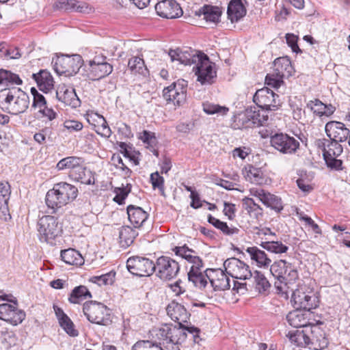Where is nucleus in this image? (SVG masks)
Instances as JSON below:
<instances>
[{"mask_svg": "<svg viewBox=\"0 0 350 350\" xmlns=\"http://www.w3.org/2000/svg\"><path fill=\"white\" fill-rule=\"evenodd\" d=\"M179 271L178 262L168 256H160L154 264L156 275L162 280L167 281L175 278Z\"/></svg>", "mask_w": 350, "mask_h": 350, "instance_id": "9", "label": "nucleus"}, {"mask_svg": "<svg viewBox=\"0 0 350 350\" xmlns=\"http://www.w3.org/2000/svg\"><path fill=\"white\" fill-rule=\"evenodd\" d=\"M221 12L219 8L215 6L204 5L198 10L196 11V15L198 16H204V19L207 22L217 23L219 21Z\"/></svg>", "mask_w": 350, "mask_h": 350, "instance_id": "30", "label": "nucleus"}, {"mask_svg": "<svg viewBox=\"0 0 350 350\" xmlns=\"http://www.w3.org/2000/svg\"><path fill=\"white\" fill-rule=\"evenodd\" d=\"M56 96L59 101L72 108L79 107L81 103L75 89L68 88L65 85L58 88L56 92Z\"/></svg>", "mask_w": 350, "mask_h": 350, "instance_id": "23", "label": "nucleus"}, {"mask_svg": "<svg viewBox=\"0 0 350 350\" xmlns=\"http://www.w3.org/2000/svg\"><path fill=\"white\" fill-rule=\"evenodd\" d=\"M270 272L280 283L295 280L298 278L297 271L284 260L274 262L270 267Z\"/></svg>", "mask_w": 350, "mask_h": 350, "instance_id": "15", "label": "nucleus"}, {"mask_svg": "<svg viewBox=\"0 0 350 350\" xmlns=\"http://www.w3.org/2000/svg\"><path fill=\"white\" fill-rule=\"evenodd\" d=\"M31 93L33 95V108L38 109L47 105L44 96L39 93L35 88H31Z\"/></svg>", "mask_w": 350, "mask_h": 350, "instance_id": "52", "label": "nucleus"}, {"mask_svg": "<svg viewBox=\"0 0 350 350\" xmlns=\"http://www.w3.org/2000/svg\"><path fill=\"white\" fill-rule=\"evenodd\" d=\"M245 177L247 180L256 185H262L265 180L262 171L252 165L245 167Z\"/></svg>", "mask_w": 350, "mask_h": 350, "instance_id": "40", "label": "nucleus"}, {"mask_svg": "<svg viewBox=\"0 0 350 350\" xmlns=\"http://www.w3.org/2000/svg\"><path fill=\"white\" fill-rule=\"evenodd\" d=\"M254 114L253 109H247L239 113L235 119L236 125L239 129L252 128V119Z\"/></svg>", "mask_w": 350, "mask_h": 350, "instance_id": "44", "label": "nucleus"}, {"mask_svg": "<svg viewBox=\"0 0 350 350\" xmlns=\"http://www.w3.org/2000/svg\"><path fill=\"white\" fill-rule=\"evenodd\" d=\"M25 312L21 310H18L17 308V306L14 305L12 312H10L9 318H8L7 322L13 325H17L23 322L25 318Z\"/></svg>", "mask_w": 350, "mask_h": 350, "instance_id": "51", "label": "nucleus"}, {"mask_svg": "<svg viewBox=\"0 0 350 350\" xmlns=\"http://www.w3.org/2000/svg\"><path fill=\"white\" fill-rule=\"evenodd\" d=\"M187 81L179 79L163 90V96L168 102L180 106L186 101Z\"/></svg>", "mask_w": 350, "mask_h": 350, "instance_id": "12", "label": "nucleus"}, {"mask_svg": "<svg viewBox=\"0 0 350 350\" xmlns=\"http://www.w3.org/2000/svg\"><path fill=\"white\" fill-rule=\"evenodd\" d=\"M82 158L70 156L62 159L56 165L58 171L66 170L68 177L74 181L85 185H94L92 172L84 166Z\"/></svg>", "mask_w": 350, "mask_h": 350, "instance_id": "3", "label": "nucleus"}, {"mask_svg": "<svg viewBox=\"0 0 350 350\" xmlns=\"http://www.w3.org/2000/svg\"><path fill=\"white\" fill-rule=\"evenodd\" d=\"M203 110L208 115L217 114L218 116H224L227 114L229 109L224 106L206 102L203 103Z\"/></svg>", "mask_w": 350, "mask_h": 350, "instance_id": "48", "label": "nucleus"}, {"mask_svg": "<svg viewBox=\"0 0 350 350\" xmlns=\"http://www.w3.org/2000/svg\"><path fill=\"white\" fill-rule=\"evenodd\" d=\"M243 208L247 211L251 217L258 219L262 216V208L252 198H245L243 200Z\"/></svg>", "mask_w": 350, "mask_h": 350, "instance_id": "42", "label": "nucleus"}, {"mask_svg": "<svg viewBox=\"0 0 350 350\" xmlns=\"http://www.w3.org/2000/svg\"><path fill=\"white\" fill-rule=\"evenodd\" d=\"M188 280L190 282L199 289H204L208 284L209 281V273L208 269L204 272L188 273Z\"/></svg>", "mask_w": 350, "mask_h": 350, "instance_id": "39", "label": "nucleus"}, {"mask_svg": "<svg viewBox=\"0 0 350 350\" xmlns=\"http://www.w3.org/2000/svg\"><path fill=\"white\" fill-rule=\"evenodd\" d=\"M215 228L221 230L223 234L228 236L237 234L239 232V229L233 226L230 227L226 222L221 221L218 223Z\"/></svg>", "mask_w": 350, "mask_h": 350, "instance_id": "60", "label": "nucleus"}, {"mask_svg": "<svg viewBox=\"0 0 350 350\" xmlns=\"http://www.w3.org/2000/svg\"><path fill=\"white\" fill-rule=\"evenodd\" d=\"M40 90L46 93L53 88V78L46 70H40L38 73L32 75Z\"/></svg>", "mask_w": 350, "mask_h": 350, "instance_id": "26", "label": "nucleus"}, {"mask_svg": "<svg viewBox=\"0 0 350 350\" xmlns=\"http://www.w3.org/2000/svg\"><path fill=\"white\" fill-rule=\"evenodd\" d=\"M288 336L291 343L297 347H304L314 343V338H311L303 330L289 332Z\"/></svg>", "mask_w": 350, "mask_h": 350, "instance_id": "37", "label": "nucleus"}, {"mask_svg": "<svg viewBox=\"0 0 350 350\" xmlns=\"http://www.w3.org/2000/svg\"><path fill=\"white\" fill-rule=\"evenodd\" d=\"M55 8L65 12H86L88 7L85 3L77 0H58L55 3Z\"/></svg>", "mask_w": 350, "mask_h": 350, "instance_id": "27", "label": "nucleus"}, {"mask_svg": "<svg viewBox=\"0 0 350 350\" xmlns=\"http://www.w3.org/2000/svg\"><path fill=\"white\" fill-rule=\"evenodd\" d=\"M90 72L98 79L103 78L113 71V66L107 62H98L97 59H92L89 62Z\"/></svg>", "mask_w": 350, "mask_h": 350, "instance_id": "29", "label": "nucleus"}, {"mask_svg": "<svg viewBox=\"0 0 350 350\" xmlns=\"http://www.w3.org/2000/svg\"><path fill=\"white\" fill-rule=\"evenodd\" d=\"M193 70L198 76V81L202 85H211L217 77L215 64L211 62L208 57L204 54L200 59L193 67Z\"/></svg>", "mask_w": 350, "mask_h": 350, "instance_id": "10", "label": "nucleus"}, {"mask_svg": "<svg viewBox=\"0 0 350 350\" xmlns=\"http://www.w3.org/2000/svg\"><path fill=\"white\" fill-rule=\"evenodd\" d=\"M166 311L170 319L178 323L179 326H176L177 328L183 329L187 336L186 332L192 334L194 338L198 337L200 332L198 328L194 326H186L184 325L185 323H187L190 317V314L187 311L184 306L175 301H172L167 305Z\"/></svg>", "mask_w": 350, "mask_h": 350, "instance_id": "7", "label": "nucleus"}, {"mask_svg": "<svg viewBox=\"0 0 350 350\" xmlns=\"http://www.w3.org/2000/svg\"><path fill=\"white\" fill-rule=\"evenodd\" d=\"M260 246L268 252L274 254H283L288 250V247L279 241L269 240L263 241L260 243Z\"/></svg>", "mask_w": 350, "mask_h": 350, "instance_id": "43", "label": "nucleus"}, {"mask_svg": "<svg viewBox=\"0 0 350 350\" xmlns=\"http://www.w3.org/2000/svg\"><path fill=\"white\" fill-rule=\"evenodd\" d=\"M255 288L259 293L267 291L270 288V284L265 276L260 271H255L252 273Z\"/></svg>", "mask_w": 350, "mask_h": 350, "instance_id": "47", "label": "nucleus"}, {"mask_svg": "<svg viewBox=\"0 0 350 350\" xmlns=\"http://www.w3.org/2000/svg\"><path fill=\"white\" fill-rule=\"evenodd\" d=\"M253 100L258 107L265 111H275L281 105L279 96L267 87L257 90Z\"/></svg>", "mask_w": 350, "mask_h": 350, "instance_id": "13", "label": "nucleus"}, {"mask_svg": "<svg viewBox=\"0 0 350 350\" xmlns=\"http://www.w3.org/2000/svg\"><path fill=\"white\" fill-rule=\"evenodd\" d=\"M306 314L302 310L296 308L287 314L286 320L294 327H306L309 324V319Z\"/></svg>", "mask_w": 350, "mask_h": 350, "instance_id": "32", "label": "nucleus"}, {"mask_svg": "<svg viewBox=\"0 0 350 350\" xmlns=\"http://www.w3.org/2000/svg\"><path fill=\"white\" fill-rule=\"evenodd\" d=\"M30 103L28 94L21 88H5L0 90V109L11 115L24 113Z\"/></svg>", "mask_w": 350, "mask_h": 350, "instance_id": "1", "label": "nucleus"}, {"mask_svg": "<svg viewBox=\"0 0 350 350\" xmlns=\"http://www.w3.org/2000/svg\"><path fill=\"white\" fill-rule=\"evenodd\" d=\"M274 67L276 72L281 77L291 76L293 72V68L290 59L287 57H281L275 59Z\"/></svg>", "mask_w": 350, "mask_h": 350, "instance_id": "35", "label": "nucleus"}, {"mask_svg": "<svg viewBox=\"0 0 350 350\" xmlns=\"http://www.w3.org/2000/svg\"><path fill=\"white\" fill-rule=\"evenodd\" d=\"M254 114H252V127H258L263 126L267 124L268 121V115L260 113V111L253 109Z\"/></svg>", "mask_w": 350, "mask_h": 350, "instance_id": "55", "label": "nucleus"}, {"mask_svg": "<svg viewBox=\"0 0 350 350\" xmlns=\"http://www.w3.org/2000/svg\"><path fill=\"white\" fill-rule=\"evenodd\" d=\"M138 236L136 230L129 226H122L119 230V243L122 248H127Z\"/></svg>", "mask_w": 350, "mask_h": 350, "instance_id": "31", "label": "nucleus"}, {"mask_svg": "<svg viewBox=\"0 0 350 350\" xmlns=\"http://www.w3.org/2000/svg\"><path fill=\"white\" fill-rule=\"evenodd\" d=\"M115 275V272L110 271L100 275L92 276L90 278V281L99 286L112 284L114 282Z\"/></svg>", "mask_w": 350, "mask_h": 350, "instance_id": "49", "label": "nucleus"}, {"mask_svg": "<svg viewBox=\"0 0 350 350\" xmlns=\"http://www.w3.org/2000/svg\"><path fill=\"white\" fill-rule=\"evenodd\" d=\"M131 187L129 184H127L126 187L116 188L115 192L116 195L114 197L113 200L118 204H122L124 203V200L131 192Z\"/></svg>", "mask_w": 350, "mask_h": 350, "instance_id": "54", "label": "nucleus"}, {"mask_svg": "<svg viewBox=\"0 0 350 350\" xmlns=\"http://www.w3.org/2000/svg\"><path fill=\"white\" fill-rule=\"evenodd\" d=\"M291 301L297 309L309 312L318 306L317 297L312 293H306L302 289H296L293 291Z\"/></svg>", "mask_w": 350, "mask_h": 350, "instance_id": "18", "label": "nucleus"}, {"mask_svg": "<svg viewBox=\"0 0 350 350\" xmlns=\"http://www.w3.org/2000/svg\"><path fill=\"white\" fill-rule=\"evenodd\" d=\"M172 250L176 256H180L192 264L188 273H192V271L195 273L202 272V260L199 256H196V252L194 250L189 248L186 245L176 246Z\"/></svg>", "mask_w": 350, "mask_h": 350, "instance_id": "21", "label": "nucleus"}, {"mask_svg": "<svg viewBox=\"0 0 350 350\" xmlns=\"http://www.w3.org/2000/svg\"><path fill=\"white\" fill-rule=\"evenodd\" d=\"M150 182L153 189L157 188L162 193L164 192V178L160 176L158 172L150 174Z\"/></svg>", "mask_w": 350, "mask_h": 350, "instance_id": "58", "label": "nucleus"}, {"mask_svg": "<svg viewBox=\"0 0 350 350\" xmlns=\"http://www.w3.org/2000/svg\"><path fill=\"white\" fill-rule=\"evenodd\" d=\"M64 126L69 132L79 131L83 127L81 122L72 120H66Z\"/></svg>", "mask_w": 350, "mask_h": 350, "instance_id": "62", "label": "nucleus"}, {"mask_svg": "<svg viewBox=\"0 0 350 350\" xmlns=\"http://www.w3.org/2000/svg\"><path fill=\"white\" fill-rule=\"evenodd\" d=\"M83 64L80 55H62L57 57L54 64V68L59 75L72 76L77 74Z\"/></svg>", "mask_w": 350, "mask_h": 350, "instance_id": "8", "label": "nucleus"}, {"mask_svg": "<svg viewBox=\"0 0 350 350\" xmlns=\"http://www.w3.org/2000/svg\"><path fill=\"white\" fill-rule=\"evenodd\" d=\"M247 10L242 0H231L228 4L227 14L232 23L237 22L244 17Z\"/></svg>", "mask_w": 350, "mask_h": 350, "instance_id": "28", "label": "nucleus"}, {"mask_svg": "<svg viewBox=\"0 0 350 350\" xmlns=\"http://www.w3.org/2000/svg\"><path fill=\"white\" fill-rule=\"evenodd\" d=\"M112 160L115 162L116 167L120 168L125 176L129 177L131 176L132 173L131 170L124 163L122 159L120 156L113 157Z\"/></svg>", "mask_w": 350, "mask_h": 350, "instance_id": "63", "label": "nucleus"}, {"mask_svg": "<svg viewBox=\"0 0 350 350\" xmlns=\"http://www.w3.org/2000/svg\"><path fill=\"white\" fill-rule=\"evenodd\" d=\"M271 146L283 154H294L299 149V142L286 133H279L271 136Z\"/></svg>", "mask_w": 350, "mask_h": 350, "instance_id": "14", "label": "nucleus"}, {"mask_svg": "<svg viewBox=\"0 0 350 350\" xmlns=\"http://www.w3.org/2000/svg\"><path fill=\"white\" fill-rule=\"evenodd\" d=\"M99 118L101 120L102 122L100 126H98L97 129L95 130L97 134L100 135L102 137L105 138H109L111 135V131L109 126L107 124L106 120L104 118L103 116H99Z\"/></svg>", "mask_w": 350, "mask_h": 350, "instance_id": "59", "label": "nucleus"}, {"mask_svg": "<svg viewBox=\"0 0 350 350\" xmlns=\"http://www.w3.org/2000/svg\"><path fill=\"white\" fill-rule=\"evenodd\" d=\"M154 262L143 256H132L126 261L130 273L139 277L150 276L154 272Z\"/></svg>", "mask_w": 350, "mask_h": 350, "instance_id": "11", "label": "nucleus"}, {"mask_svg": "<svg viewBox=\"0 0 350 350\" xmlns=\"http://www.w3.org/2000/svg\"><path fill=\"white\" fill-rule=\"evenodd\" d=\"M246 252L250 255V258L255 261L260 267H267L271 262L267 254L257 247H247Z\"/></svg>", "mask_w": 350, "mask_h": 350, "instance_id": "34", "label": "nucleus"}, {"mask_svg": "<svg viewBox=\"0 0 350 350\" xmlns=\"http://www.w3.org/2000/svg\"><path fill=\"white\" fill-rule=\"evenodd\" d=\"M307 107L309 108L314 113L321 117L324 116V109L325 108V104L323 103L320 100L315 99L314 100H310L307 103Z\"/></svg>", "mask_w": 350, "mask_h": 350, "instance_id": "53", "label": "nucleus"}, {"mask_svg": "<svg viewBox=\"0 0 350 350\" xmlns=\"http://www.w3.org/2000/svg\"><path fill=\"white\" fill-rule=\"evenodd\" d=\"M78 194L77 188L66 182H60L53 185L46 195L45 201L48 208L55 213L58 208L74 200Z\"/></svg>", "mask_w": 350, "mask_h": 350, "instance_id": "4", "label": "nucleus"}, {"mask_svg": "<svg viewBox=\"0 0 350 350\" xmlns=\"http://www.w3.org/2000/svg\"><path fill=\"white\" fill-rule=\"evenodd\" d=\"M204 54L202 53L191 54L187 51H183L179 49L176 50L171 49L168 53L172 62L176 60L185 65L196 64L198 62L200 61Z\"/></svg>", "mask_w": 350, "mask_h": 350, "instance_id": "24", "label": "nucleus"}, {"mask_svg": "<svg viewBox=\"0 0 350 350\" xmlns=\"http://www.w3.org/2000/svg\"><path fill=\"white\" fill-rule=\"evenodd\" d=\"M38 237L42 242L55 244L57 237L60 236L62 227L57 218L52 215H44L38 221Z\"/></svg>", "mask_w": 350, "mask_h": 350, "instance_id": "6", "label": "nucleus"}, {"mask_svg": "<svg viewBox=\"0 0 350 350\" xmlns=\"http://www.w3.org/2000/svg\"><path fill=\"white\" fill-rule=\"evenodd\" d=\"M23 81L18 75L0 69V85L12 88L14 85H21Z\"/></svg>", "mask_w": 350, "mask_h": 350, "instance_id": "38", "label": "nucleus"}, {"mask_svg": "<svg viewBox=\"0 0 350 350\" xmlns=\"http://www.w3.org/2000/svg\"><path fill=\"white\" fill-rule=\"evenodd\" d=\"M325 133L330 140L343 142L349 141L350 130L340 122L330 121L325 124Z\"/></svg>", "mask_w": 350, "mask_h": 350, "instance_id": "19", "label": "nucleus"}, {"mask_svg": "<svg viewBox=\"0 0 350 350\" xmlns=\"http://www.w3.org/2000/svg\"><path fill=\"white\" fill-rule=\"evenodd\" d=\"M262 203L264 204L267 207H269L271 209L275 210L278 213L280 212L283 209V205L281 198L269 192L266 193V195Z\"/></svg>", "mask_w": 350, "mask_h": 350, "instance_id": "45", "label": "nucleus"}, {"mask_svg": "<svg viewBox=\"0 0 350 350\" xmlns=\"http://www.w3.org/2000/svg\"><path fill=\"white\" fill-rule=\"evenodd\" d=\"M340 142L334 140L328 141L324 144L323 156L327 165L332 168L339 169L342 165L341 160L337 159L342 152V147Z\"/></svg>", "mask_w": 350, "mask_h": 350, "instance_id": "17", "label": "nucleus"}, {"mask_svg": "<svg viewBox=\"0 0 350 350\" xmlns=\"http://www.w3.org/2000/svg\"><path fill=\"white\" fill-rule=\"evenodd\" d=\"M156 336L159 342L150 340L149 350H180V345L187 338L183 329L170 324L159 328Z\"/></svg>", "mask_w": 350, "mask_h": 350, "instance_id": "2", "label": "nucleus"}, {"mask_svg": "<svg viewBox=\"0 0 350 350\" xmlns=\"http://www.w3.org/2000/svg\"><path fill=\"white\" fill-rule=\"evenodd\" d=\"M83 312L92 323L108 326L112 323L111 310L101 302L85 301L83 306Z\"/></svg>", "mask_w": 350, "mask_h": 350, "instance_id": "5", "label": "nucleus"}, {"mask_svg": "<svg viewBox=\"0 0 350 350\" xmlns=\"http://www.w3.org/2000/svg\"><path fill=\"white\" fill-rule=\"evenodd\" d=\"M11 194L10 185L8 182L0 183V209L8 211V201Z\"/></svg>", "mask_w": 350, "mask_h": 350, "instance_id": "46", "label": "nucleus"}, {"mask_svg": "<svg viewBox=\"0 0 350 350\" xmlns=\"http://www.w3.org/2000/svg\"><path fill=\"white\" fill-rule=\"evenodd\" d=\"M224 267L228 275L232 278L247 280L252 276L250 267L237 258H230L226 260L224 262Z\"/></svg>", "mask_w": 350, "mask_h": 350, "instance_id": "16", "label": "nucleus"}, {"mask_svg": "<svg viewBox=\"0 0 350 350\" xmlns=\"http://www.w3.org/2000/svg\"><path fill=\"white\" fill-rule=\"evenodd\" d=\"M283 77L278 75L277 72L275 75L267 74L265 77V84L267 86L277 89L283 83Z\"/></svg>", "mask_w": 350, "mask_h": 350, "instance_id": "57", "label": "nucleus"}, {"mask_svg": "<svg viewBox=\"0 0 350 350\" xmlns=\"http://www.w3.org/2000/svg\"><path fill=\"white\" fill-rule=\"evenodd\" d=\"M139 138L144 144H146L148 145V147H150L151 148H152V152L154 154L158 157V151L154 149V146L157 143V140L154 133L148 131H144L142 133H140Z\"/></svg>", "mask_w": 350, "mask_h": 350, "instance_id": "50", "label": "nucleus"}, {"mask_svg": "<svg viewBox=\"0 0 350 350\" xmlns=\"http://www.w3.org/2000/svg\"><path fill=\"white\" fill-rule=\"evenodd\" d=\"M38 113L41 114L42 118H45L48 120H53L57 117V113L51 108L47 107V105L38 109Z\"/></svg>", "mask_w": 350, "mask_h": 350, "instance_id": "61", "label": "nucleus"}, {"mask_svg": "<svg viewBox=\"0 0 350 350\" xmlns=\"http://www.w3.org/2000/svg\"><path fill=\"white\" fill-rule=\"evenodd\" d=\"M209 282L215 291H225L230 287L229 277L220 269H208Z\"/></svg>", "mask_w": 350, "mask_h": 350, "instance_id": "22", "label": "nucleus"}, {"mask_svg": "<svg viewBox=\"0 0 350 350\" xmlns=\"http://www.w3.org/2000/svg\"><path fill=\"white\" fill-rule=\"evenodd\" d=\"M92 295L86 286L81 285L75 287L70 294L68 301L72 304H80L85 299L92 298Z\"/></svg>", "mask_w": 350, "mask_h": 350, "instance_id": "36", "label": "nucleus"}, {"mask_svg": "<svg viewBox=\"0 0 350 350\" xmlns=\"http://www.w3.org/2000/svg\"><path fill=\"white\" fill-rule=\"evenodd\" d=\"M62 260L66 264L76 266H81L84 264V258L76 250L69 248L62 250Z\"/></svg>", "mask_w": 350, "mask_h": 350, "instance_id": "33", "label": "nucleus"}, {"mask_svg": "<svg viewBox=\"0 0 350 350\" xmlns=\"http://www.w3.org/2000/svg\"><path fill=\"white\" fill-rule=\"evenodd\" d=\"M126 210L129 219L135 228L141 227L148 217V213L139 206L129 205Z\"/></svg>", "mask_w": 350, "mask_h": 350, "instance_id": "25", "label": "nucleus"}, {"mask_svg": "<svg viewBox=\"0 0 350 350\" xmlns=\"http://www.w3.org/2000/svg\"><path fill=\"white\" fill-rule=\"evenodd\" d=\"M14 304H0V319L7 321L10 312H12Z\"/></svg>", "mask_w": 350, "mask_h": 350, "instance_id": "64", "label": "nucleus"}, {"mask_svg": "<svg viewBox=\"0 0 350 350\" xmlns=\"http://www.w3.org/2000/svg\"><path fill=\"white\" fill-rule=\"evenodd\" d=\"M60 326L66 331V332L71 336H77L79 332L75 329L72 321L68 317L59 321Z\"/></svg>", "mask_w": 350, "mask_h": 350, "instance_id": "56", "label": "nucleus"}, {"mask_svg": "<svg viewBox=\"0 0 350 350\" xmlns=\"http://www.w3.org/2000/svg\"><path fill=\"white\" fill-rule=\"evenodd\" d=\"M128 67L133 74L145 76L148 72L144 59L139 56H133L128 62Z\"/></svg>", "mask_w": 350, "mask_h": 350, "instance_id": "41", "label": "nucleus"}, {"mask_svg": "<svg viewBox=\"0 0 350 350\" xmlns=\"http://www.w3.org/2000/svg\"><path fill=\"white\" fill-rule=\"evenodd\" d=\"M157 14L163 18H176L183 15V10L174 0H163L154 6Z\"/></svg>", "mask_w": 350, "mask_h": 350, "instance_id": "20", "label": "nucleus"}]
</instances>
